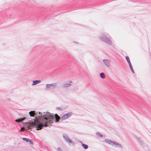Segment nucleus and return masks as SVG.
Here are the masks:
<instances>
[{"mask_svg": "<svg viewBox=\"0 0 151 151\" xmlns=\"http://www.w3.org/2000/svg\"><path fill=\"white\" fill-rule=\"evenodd\" d=\"M43 114H42L39 117L41 119L42 123H47V124H51L54 123L53 121L54 117L52 114H51L48 112H44Z\"/></svg>", "mask_w": 151, "mask_h": 151, "instance_id": "1", "label": "nucleus"}, {"mask_svg": "<svg viewBox=\"0 0 151 151\" xmlns=\"http://www.w3.org/2000/svg\"><path fill=\"white\" fill-rule=\"evenodd\" d=\"M32 123L33 125L35 126V127L36 128V130H40L44 127H47V123H45V124H44L41 123L36 124L35 123L32 122Z\"/></svg>", "mask_w": 151, "mask_h": 151, "instance_id": "2", "label": "nucleus"}, {"mask_svg": "<svg viewBox=\"0 0 151 151\" xmlns=\"http://www.w3.org/2000/svg\"><path fill=\"white\" fill-rule=\"evenodd\" d=\"M29 114L30 116L32 117H34V116H35V118H36L37 117L39 119L41 120V119L40 118L39 116H40L42 114V112H39V113L36 112L35 111H30L29 112Z\"/></svg>", "mask_w": 151, "mask_h": 151, "instance_id": "3", "label": "nucleus"}, {"mask_svg": "<svg viewBox=\"0 0 151 151\" xmlns=\"http://www.w3.org/2000/svg\"><path fill=\"white\" fill-rule=\"evenodd\" d=\"M101 39L104 42L111 45V41L105 35H102L101 36Z\"/></svg>", "mask_w": 151, "mask_h": 151, "instance_id": "4", "label": "nucleus"}, {"mask_svg": "<svg viewBox=\"0 0 151 151\" xmlns=\"http://www.w3.org/2000/svg\"><path fill=\"white\" fill-rule=\"evenodd\" d=\"M63 137L65 141L68 143H71L74 145V143L70 139L67 134L64 133L63 134Z\"/></svg>", "mask_w": 151, "mask_h": 151, "instance_id": "5", "label": "nucleus"}, {"mask_svg": "<svg viewBox=\"0 0 151 151\" xmlns=\"http://www.w3.org/2000/svg\"><path fill=\"white\" fill-rule=\"evenodd\" d=\"M57 83H53L51 84H47L46 90H50L51 89H54L57 86Z\"/></svg>", "mask_w": 151, "mask_h": 151, "instance_id": "6", "label": "nucleus"}, {"mask_svg": "<svg viewBox=\"0 0 151 151\" xmlns=\"http://www.w3.org/2000/svg\"><path fill=\"white\" fill-rule=\"evenodd\" d=\"M72 114V113L71 112H68L61 117V120L62 121L66 119H68L70 116Z\"/></svg>", "mask_w": 151, "mask_h": 151, "instance_id": "7", "label": "nucleus"}, {"mask_svg": "<svg viewBox=\"0 0 151 151\" xmlns=\"http://www.w3.org/2000/svg\"><path fill=\"white\" fill-rule=\"evenodd\" d=\"M115 145L116 146H118V147L122 149H123V147L122 146V145L118 142H117L116 141L113 142V144H112V145Z\"/></svg>", "mask_w": 151, "mask_h": 151, "instance_id": "8", "label": "nucleus"}, {"mask_svg": "<svg viewBox=\"0 0 151 151\" xmlns=\"http://www.w3.org/2000/svg\"><path fill=\"white\" fill-rule=\"evenodd\" d=\"M103 61L105 65L107 67H109L110 66V61L109 60L107 59H104L103 60Z\"/></svg>", "mask_w": 151, "mask_h": 151, "instance_id": "9", "label": "nucleus"}, {"mask_svg": "<svg viewBox=\"0 0 151 151\" xmlns=\"http://www.w3.org/2000/svg\"><path fill=\"white\" fill-rule=\"evenodd\" d=\"M33 83L32 84V85L34 86L37 85L41 82V81L39 80H35L33 81Z\"/></svg>", "mask_w": 151, "mask_h": 151, "instance_id": "10", "label": "nucleus"}, {"mask_svg": "<svg viewBox=\"0 0 151 151\" xmlns=\"http://www.w3.org/2000/svg\"><path fill=\"white\" fill-rule=\"evenodd\" d=\"M71 85V84L69 83H64L62 86V87L64 88L70 87Z\"/></svg>", "mask_w": 151, "mask_h": 151, "instance_id": "11", "label": "nucleus"}, {"mask_svg": "<svg viewBox=\"0 0 151 151\" xmlns=\"http://www.w3.org/2000/svg\"><path fill=\"white\" fill-rule=\"evenodd\" d=\"M105 142L109 144H113V141H112L111 140H108L107 139H105Z\"/></svg>", "mask_w": 151, "mask_h": 151, "instance_id": "12", "label": "nucleus"}, {"mask_svg": "<svg viewBox=\"0 0 151 151\" xmlns=\"http://www.w3.org/2000/svg\"><path fill=\"white\" fill-rule=\"evenodd\" d=\"M82 146L83 148L85 149H87L88 148V146L86 144H85L83 143L82 144Z\"/></svg>", "mask_w": 151, "mask_h": 151, "instance_id": "13", "label": "nucleus"}, {"mask_svg": "<svg viewBox=\"0 0 151 151\" xmlns=\"http://www.w3.org/2000/svg\"><path fill=\"white\" fill-rule=\"evenodd\" d=\"M101 78L102 79H104L105 78V76L104 73H101L100 74Z\"/></svg>", "mask_w": 151, "mask_h": 151, "instance_id": "14", "label": "nucleus"}, {"mask_svg": "<svg viewBox=\"0 0 151 151\" xmlns=\"http://www.w3.org/2000/svg\"><path fill=\"white\" fill-rule=\"evenodd\" d=\"M32 126H31V125H28L27 126V128L28 129H33L34 127H35V126L33 125L32 123Z\"/></svg>", "mask_w": 151, "mask_h": 151, "instance_id": "15", "label": "nucleus"}, {"mask_svg": "<svg viewBox=\"0 0 151 151\" xmlns=\"http://www.w3.org/2000/svg\"><path fill=\"white\" fill-rule=\"evenodd\" d=\"M55 122L57 123L59 122V120L60 119V116H58V118H55Z\"/></svg>", "mask_w": 151, "mask_h": 151, "instance_id": "16", "label": "nucleus"}, {"mask_svg": "<svg viewBox=\"0 0 151 151\" xmlns=\"http://www.w3.org/2000/svg\"><path fill=\"white\" fill-rule=\"evenodd\" d=\"M22 139L23 140L26 141L27 142H28L29 141V139L26 138H22Z\"/></svg>", "mask_w": 151, "mask_h": 151, "instance_id": "17", "label": "nucleus"}, {"mask_svg": "<svg viewBox=\"0 0 151 151\" xmlns=\"http://www.w3.org/2000/svg\"><path fill=\"white\" fill-rule=\"evenodd\" d=\"M23 121L22 119H15V121L17 122H21Z\"/></svg>", "mask_w": 151, "mask_h": 151, "instance_id": "18", "label": "nucleus"}, {"mask_svg": "<svg viewBox=\"0 0 151 151\" xmlns=\"http://www.w3.org/2000/svg\"><path fill=\"white\" fill-rule=\"evenodd\" d=\"M126 60H127V62H128V63H129L131 62L128 56H126Z\"/></svg>", "mask_w": 151, "mask_h": 151, "instance_id": "19", "label": "nucleus"}, {"mask_svg": "<svg viewBox=\"0 0 151 151\" xmlns=\"http://www.w3.org/2000/svg\"><path fill=\"white\" fill-rule=\"evenodd\" d=\"M96 134H98V136H100V137H103V135L100 134V133H99L98 132H96Z\"/></svg>", "mask_w": 151, "mask_h": 151, "instance_id": "20", "label": "nucleus"}, {"mask_svg": "<svg viewBox=\"0 0 151 151\" xmlns=\"http://www.w3.org/2000/svg\"><path fill=\"white\" fill-rule=\"evenodd\" d=\"M130 70H131L132 72V73H134V71L133 69L132 66L130 67Z\"/></svg>", "mask_w": 151, "mask_h": 151, "instance_id": "21", "label": "nucleus"}, {"mask_svg": "<svg viewBox=\"0 0 151 151\" xmlns=\"http://www.w3.org/2000/svg\"><path fill=\"white\" fill-rule=\"evenodd\" d=\"M140 138H139L138 139L139 140V142H140V143H141V144L142 145H143V142L142 140H140Z\"/></svg>", "mask_w": 151, "mask_h": 151, "instance_id": "22", "label": "nucleus"}, {"mask_svg": "<svg viewBox=\"0 0 151 151\" xmlns=\"http://www.w3.org/2000/svg\"><path fill=\"white\" fill-rule=\"evenodd\" d=\"M54 116V118H58V116H59L57 114H55V115H54V116Z\"/></svg>", "mask_w": 151, "mask_h": 151, "instance_id": "23", "label": "nucleus"}, {"mask_svg": "<svg viewBox=\"0 0 151 151\" xmlns=\"http://www.w3.org/2000/svg\"><path fill=\"white\" fill-rule=\"evenodd\" d=\"M29 144L31 145H33V143L32 141L31 140L29 139Z\"/></svg>", "mask_w": 151, "mask_h": 151, "instance_id": "24", "label": "nucleus"}, {"mask_svg": "<svg viewBox=\"0 0 151 151\" xmlns=\"http://www.w3.org/2000/svg\"><path fill=\"white\" fill-rule=\"evenodd\" d=\"M57 151H62L60 147H58L57 149Z\"/></svg>", "mask_w": 151, "mask_h": 151, "instance_id": "25", "label": "nucleus"}, {"mask_svg": "<svg viewBox=\"0 0 151 151\" xmlns=\"http://www.w3.org/2000/svg\"><path fill=\"white\" fill-rule=\"evenodd\" d=\"M57 109H59V110H60V111L62 110V109L60 107H57Z\"/></svg>", "mask_w": 151, "mask_h": 151, "instance_id": "26", "label": "nucleus"}, {"mask_svg": "<svg viewBox=\"0 0 151 151\" xmlns=\"http://www.w3.org/2000/svg\"><path fill=\"white\" fill-rule=\"evenodd\" d=\"M129 67H132V65L131 63V62L129 63H128Z\"/></svg>", "mask_w": 151, "mask_h": 151, "instance_id": "27", "label": "nucleus"}, {"mask_svg": "<svg viewBox=\"0 0 151 151\" xmlns=\"http://www.w3.org/2000/svg\"><path fill=\"white\" fill-rule=\"evenodd\" d=\"M79 142H80V143H81V144H82V143H83L81 141H79Z\"/></svg>", "mask_w": 151, "mask_h": 151, "instance_id": "28", "label": "nucleus"}]
</instances>
